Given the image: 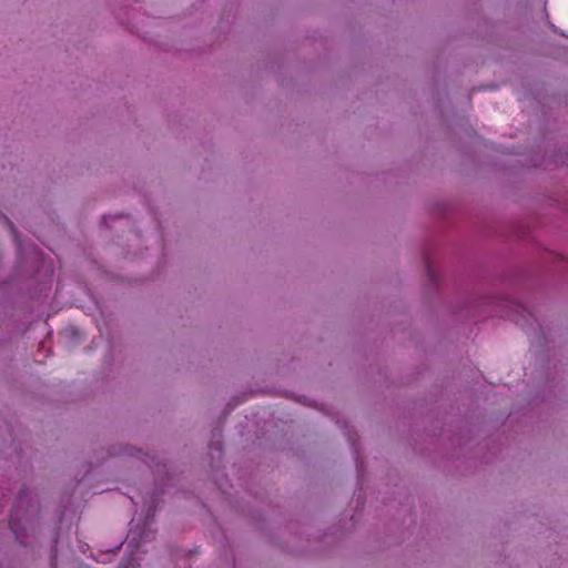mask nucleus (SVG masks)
<instances>
[{
  "label": "nucleus",
  "mask_w": 568,
  "mask_h": 568,
  "mask_svg": "<svg viewBox=\"0 0 568 568\" xmlns=\"http://www.w3.org/2000/svg\"><path fill=\"white\" fill-rule=\"evenodd\" d=\"M28 500H31L30 498V494L27 491V490H21L20 494H19V497H18V505L16 507V509L11 513L10 515V528L12 530V532L16 535L17 538L20 537V531H19V508L20 506H22L24 504V501Z\"/></svg>",
  "instance_id": "1"
},
{
  "label": "nucleus",
  "mask_w": 568,
  "mask_h": 568,
  "mask_svg": "<svg viewBox=\"0 0 568 568\" xmlns=\"http://www.w3.org/2000/svg\"><path fill=\"white\" fill-rule=\"evenodd\" d=\"M132 528L130 530V534H129V538H130V544H136L138 545V539L139 540H146L150 536V531H146L145 529H141L139 528V525L136 523V519H132Z\"/></svg>",
  "instance_id": "2"
},
{
  "label": "nucleus",
  "mask_w": 568,
  "mask_h": 568,
  "mask_svg": "<svg viewBox=\"0 0 568 568\" xmlns=\"http://www.w3.org/2000/svg\"><path fill=\"white\" fill-rule=\"evenodd\" d=\"M148 511H149V515H148V516L153 515V510L151 511V508H148Z\"/></svg>",
  "instance_id": "3"
}]
</instances>
